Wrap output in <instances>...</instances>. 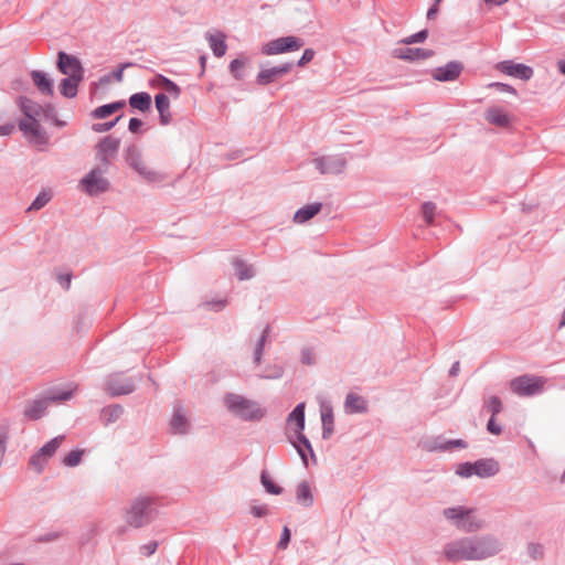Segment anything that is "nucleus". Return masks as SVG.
<instances>
[{
    "label": "nucleus",
    "mask_w": 565,
    "mask_h": 565,
    "mask_svg": "<svg viewBox=\"0 0 565 565\" xmlns=\"http://www.w3.org/2000/svg\"><path fill=\"white\" fill-rule=\"evenodd\" d=\"M19 129L30 139V141L40 145L45 146L50 141L49 134L46 130L42 127L40 121H26V120H20L19 121Z\"/></svg>",
    "instance_id": "nucleus-16"
},
{
    "label": "nucleus",
    "mask_w": 565,
    "mask_h": 565,
    "mask_svg": "<svg viewBox=\"0 0 565 565\" xmlns=\"http://www.w3.org/2000/svg\"><path fill=\"white\" fill-rule=\"evenodd\" d=\"M294 443L296 446H299L300 444L302 448L309 452V456L312 459L313 463L317 462V457L313 451L312 445L310 440L307 438V436L303 434V431H297V434H295Z\"/></svg>",
    "instance_id": "nucleus-40"
},
{
    "label": "nucleus",
    "mask_w": 565,
    "mask_h": 565,
    "mask_svg": "<svg viewBox=\"0 0 565 565\" xmlns=\"http://www.w3.org/2000/svg\"><path fill=\"white\" fill-rule=\"evenodd\" d=\"M157 499L150 495L135 498L126 511V522L129 526L140 529L149 525L156 518Z\"/></svg>",
    "instance_id": "nucleus-1"
},
{
    "label": "nucleus",
    "mask_w": 565,
    "mask_h": 565,
    "mask_svg": "<svg viewBox=\"0 0 565 565\" xmlns=\"http://www.w3.org/2000/svg\"><path fill=\"white\" fill-rule=\"evenodd\" d=\"M55 279L63 290L68 291L71 288L73 274L72 273L57 274Z\"/></svg>",
    "instance_id": "nucleus-52"
},
{
    "label": "nucleus",
    "mask_w": 565,
    "mask_h": 565,
    "mask_svg": "<svg viewBox=\"0 0 565 565\" xmlns=\"http://www.w3.org/2000/svg\"><path fill=\"white\" fill-rule=\"evenodd\" d=\"M163 89L169 93L173 98H179L181 95V88L180 86L174 83L172 79H169L167 85L163 87Z\"/></svg>",
    "instance_id": "nucleus-62"
},
{
    "label": "nucleus",
    "mask_w": 565,
    "mask_h": 565,
    "mask_svg": "<svg viewBox=\"0 0 565 565\" xmlns=\"http://www.w3.org/2000/svg\"><path fill=\"white\" fill-rule=\"evenodd\" d=\"M64 435H58L54 438H52L50 441L44 444L38 451L41 456L45 457L46 459H50L54 456L57 448L61 446L62 441L64 440Z\"/></svg>",
    "instance_id": "nucleus-37"
},
{
    "label": "nucleus",
    "mask_w": 565,
    "mask_h": 565,
    "mask_svg": "<svg viewBox=\"0 0 565 565\" xmlns=\"http://www.w3.org/2000/svg\"><path fill=\"white\" fill-rule=\"evenodd\" d=\"M488 87L495 88L501 93H509L512 95L518 94L516 89L513 86L505 84V83L494 82V83L489 84Z\"/></svg>",
    "instance_id": "nucleus-58"
},
{
    "label": "nucleus",
    "mask_w": 565,
    "mask_h": 565,
    "mask_svg": "<svg viewBox=\"0 0 565 565\" xmlns=\"http://www.w3.org/2000/svg\"><path fill=\"white\" fill-rule=\"evenodd\" d=\"M472 513H475V509H469L463 505L446 508L443 511V515L447 520L452 521L457 529H459L460 523H463L465 516Z\"/></svg>",
    "instance_id": "nucleus-30"
},
{
    "label": "nucleus",
    "mask_w": 565,
    "mask_h": 565,
    "mask_svg": "<svg viewBox=\"0 0 565 565\" xmlns=\"http://www.w3.org/2000/svg\"><path fill=\"white\" fill-rule=\"evenodd\" d=\"M205 39L209 41V45L216 57H222L225 55L227 50L226 36L222 32H217L216 34L206 33Z\"/></svg>",
    "instance_id": "nucleus-31"
},
{
    "label": "nucleus",
    "mask_w": 565,
    "mask_h": 565,
    "mask_svg": "<svg viewBox=\"0 0 565 565\" xmlns=\"http://www.w3.org/2000/svg\"><path fill=\"white\" fill-rule=\"evenodd\" d=\"M56 67L61 74L66 76H71L74 74H79L84 76L85 74V70L79 58L64 51H60L57 53Z\"/></svg>",
    "instance_id": "nucleus-15"
},
{
    "label": "nucleus",
    "mask_w": 565,
    "mask_h": 565,
    "mask_svg": "<svg viewBox=\"0 0 565 565\" xmlns=\"http://www.w3.org/2000/svg\"><path fill=\"white\" fill-rule=\"evenodd\" d=\"M502 408V402L498 396H491L482 406V409L489 412L491 417H495Z\"/></svg>",
    "instance_id": "nucleus-42"
},
{
    "label": "nucleus",
    "mask_w": 565,
    "mask_h": 565,
    "mask_svg": "<svg viewBox=\"0 0 565 565\" xmlns=\"http://www.w3.org/2000/svg\"><path fill=\"white\" fill-rule=\"evenodd\" d=\"M105 168L98 166L93 168L84 178L79 181V186L89 196H97L105 193L110 188V182L103 177L106 172Z\"/></svg>",
    "instance_id": "nucleus-7"
},
{
    "label": "nucleus",
    "mask_w": 565,
    "mask_h": 565,
    "mask_svg": "<svg viewBox=\"0 0 565 565\" xmlns=\"http://www.w3.org/2000/svg\"><path fill=\"white\" fill-rule=\"evenodd\" d=\"M483 522L479 519H477L473 513L468 514L463 519V523L459 524V530L466 532V533H472L480 529H482Z\"/></svg>",
    "instance_id": "nucleus-39"
},
{
    "label": "nucleus",
    "mask_w": 565,
    "mask_h": 565,
    "mask_svg": "<svg viewBox=\"0 0 565 565\" xmlns=\"http://www.w3.org/2000/svg\"><path fill=\"white\" fill-rule=\"evenodd\" d=\"M306 404L299 403L295 406V408L289 413L287 417V424H295V434L297 431H303L306 425V415H305Z\"/></svg>",
    "instance_id": "nucleus-33"
},
{
    "label": "nucleus",
    "mask_w": 565,
    "mask_h": 565,
    "mask_svg": "<svg viewBox=\"0 0 565 565\" xmlns=\"http://www.w3.org/2000/svg\"><path fill=\"white\" fill-rule=\"evenodd\" d=\"M473 561H481L499 554L502 542L493 534L469 536Z\"/></svg>",
    "instance_id": "nucleus-6"
},
{
    "label": "nucleus",
    "mask_w": 565,
    "mask_h": 565,
    "mask_svg": "<svg viewBox=\"0 0 565 565\" xmlns=\"http://www.w3.org/2000/svg\"><path fill=\"white\" fill-rule=\"evenodd\" d=\"M52 199V195L51 193L46 192V191H42L40 192L35 199L32 201V203L30 204V206L28 207V211H39L41 210L42 207H44Z\"/></svg>",
    "instance_id": "nucleus-43"
},
{
    "label": "nucleus",
    "mask_w": 565,
    "mask_h": 565,
    "mask_svg": "<svg viewBox=\"0 0 565 565\" xmlns=\"http://www.w3.org/2000/svg\"><path fill=\"white\" fill-rule=\"evenodd\" d=\"M248 62L249 60L247 57H239L231 61L228 70L233 78H235L236 81H242L244 78V68L246 67Z\"/></svg>",
    "instance_id": "nucleus-36"
},
{
    "label": "nucleus",
    "mask_w": 565,
    "mask_h": 565,
    "mask_svg": "<svg viewBox=\"0 0 565 565\" xmlns=\"http://www.w3.org/2000/svg\"><path fill=\"white\" fill-rule=\"evenodd\" d=\"M143 126V121L137 117L130 118L128 122V130L131 134H139L141 131V127Z\"/></svg>",
    "instance_id": "nucleus-64"
},
{
    "label": "nucleus",
    "mask_w": 565,
    "mask_h": 565,
    "mask_svg": "<svg viewBox=\"0 0 565 565\" xmlns=\"http://www.w3.org/2000/svg\"><path fill=\"white\" fill-rule=\"evenodd\" d=\"M290 539H291V532H290V529L288 526H284L282 529V532L280 534V539H279V542L277 544V547L279 550H285L287 548L289 542H290Z\"/></svg>",
    "instance_id": "nucleus-57"
},
{
    "label": "nucleus",
    "mask_w": 565,
    "mask_h": 565,
    "mask_svg": "<svg viewBox=\"0 0 565 565\" xmlns=\"http://www.w3.org/2000/svg\"><path fill=\"white\" fill-rule=\"evenodd\" d=\"M83 455L84 450L82 449L72 450L63 458L62 462L66 467H76L77 465H79Z\"/></svg>",
    "instance_id": "nucleus-46"
},
{
    "label": "nucleus",
    "mask_w": 565,
    "mask_h": 565,
    "mask_svg": "<svg viewBox=\"0 0 565 565\" xmlns=\"http://www.w3.org/2000/svg\"><path fill=\"white\" fill-rule=\"evenodd\" d=\"M305 45V41L301 38L295 35H287L274 39L262 47L264 55H278L290 53L300 50Z\"/></svg>",
    "instance_id": "nucleus-9"
},
{
    "label": "nucleus",
    "mask_w": 565,
    "mask_h": 565,
    "mask_svg": "<svg viewBox=\"0 0 565 565\" xmlns=\"http://www.w3.org/2000/svg\"><path fill=\"white\" fill-rule=\"evenodd\" d=\"M125 161L134 169L145 181L150 184H159L164 181L166 175L159 171L149 169L142 160V154L138 146L129 145L125 150Z\"/></svg>",
    "instance_id": "nucleus-4"
},
{
    "label": "nucleus",
    "mask_w": 565,
    "mask_h": 565,
    "mask_svg": "<svg viewBox=\"0 0 565 565\" xmlns=\"http://www.w3.org/2000/svg\"><path fill=\"white\" fill-rule=\"evenodd\" d=\"M300 361L305 365H313L316 363V359L309 348H303L301 350Z\"/></svg>",
    "instance_id": "nucleus-60"
},
{
    "label": "nucleus",
    "mask_w": 565,
    "mask_h": 565,
    "mask_svg": "<svg viewBox=\"0 0 565 565\" xmlns=\"http://www.w3.org/2000/svg\"><path fill=\"white\" fill-rule=\"evenodd\" d=\"M136 390L135 381L122 374H113L109 376L106 391L111 396L128 395Z\"/></svg>",
    "instance_id": "nucleus-14"
},
{
    "label": "nucleus",
    "mask_w": 565,
    "mask_h": 565,
    "mask_svg": "<svg viewBox=\"0 0 565 565\" xmlns=\"http://www.w3.org/2000/svg\"><path fill=\"white\" fill-rule=\"evenodd\" d=\"M83 79L84 76L79 74H74L62 78L58 86L61 95L66 98L76 97L78 92V85Z\"/></svg>",
    "instance_id": "nucleus-24"
},
{
    "label": "nucleus",
    "mask_w": 565,
    "mask_h": 565,
    "mask_svg": "<svg viewBox=\"0 0 565 565\" xmlns=\"http://www.w3.org/2000/svg\"><path fill=\"white\" fill-rule=\"evenodd\" d=\"M527 553L531 556V558L537 561L543 558L544 556V548L543 545L540 543H529L527 544Z\"/></svg>",
    "instance_id": "nucleus-50"
},
{
    "label": "nucleus",
    "mask_w": 565,
    "mask_h": 565,
    "mask_svg": "<svg viewBox=\"0 0 565 565\" xmlns=\"http://www.w3.org/2000/svg\"><path fill=\"white\" fill-rule=\"evenodd\" d=\"M128 104L131 109L148 113L151 109V95L147 92H139L130 95Z\"/></svg>",
    "instance_id": "nucleus-28"
},
{
    "label": "nucleus",
    "mask_w": 565,
    "mask_h": 565,
    "mask_svg": "<svg viewBox=\"0 0 565 565\" xmlns=\"http://www.w3.org/2000/svg\"><path fill=\"white\" fill-rule=\"evenodd\" d=\"M158 545L157 541H150L139 547L140 554L143 556H151L156 553Z\"/></svg>",
    "instance_id": "nucleus-59"
},
{
    "label": "nucleus",
    "mask_w": 565,
    "mask_h": 565,
    "mask_svg": "<svg viewBox=\"0 0 565 565\" xmlns=\"http://www.w3.org/2000/svg\"><path fill=\"white\" fill-rule=\"evenodd\" d=\"M447 441L448 439H445L444 436H436L426 445V449L428 451H448Z\"/></svg>",
    "instance_id": "nucleus-44"
},
{
    "label": "nucleus",
    "mask_w": 565,
    "mask_h": 565,
    "mask_svg": "<svg viewBox=\"0 0 565 565\" xmlns=\"http://www.w3.org/2000/svg\"><path fill=\"white\" fill-rule=\"evenodd\" d=\"M132 66H136L135 63L132 62H126V63H121L119 64V66L114 70L113 72V77L117 81V82H121L122 81V77H124V71L128 67H132Z\"/></svg>",
    "instance_id": "nucleus-61"
},
{
    "label": "nucleus",
    "mask_w": 565,
    "mask_h": 565,
    "mask_svg": "<svg viewBox=\"0 0 565 565\" xmlns=\"http://www.w3.org/2000/svg\"><path fill=\"white\" fill-rule=\"evenodd\" d=\"M269 334V326H266L254 350V362L259 364L263 358L264 345Z\"/></svg>",
    "instance_id": "nucleus-41"
},
{
    "label": "nucleus",
    "mask_w": 565,
    "mask_h": 565,
    "mask_svg": "<svg viewBox=\"0 0 565 565\" xmlns=\"http://www.w3.org/2000/svg\"><path fill=\"white\" fill-rule=\"evenodd\" d=\"M294 66V62H286L278 66L260 70L256 76V84L260 86H267L274 83L277 78L289 73Z\"/></svg>",
    "instance_id": "nucleus-18"
},
{
    "label": "nucleus",
    "mask_w": 565,
    "mask_h": 565,
    "mask_svg": "<svg viewBox=\"0 0 565 565\" xmlns=\"http://www.w3.org/2000/svg\"><path fill=\"white\" fill-rule=\"evenodd\" d=\"M122 116L124 115L121 114V115H118L115 119H113L110 121L100 122V124H93L92 130L95 131V132H106V131H109V130H111L117 125V122L122 118Z\"/></svg>",
    "instance_id": "nucleus-48"
},
{
    "label": "nucleus",
    "mask_w": 565,
    "mask_h": 565,
    "mask_svg": "<svg viewBox=\"0 0 565 565\" xmlns=\"http://www.w3.org/2000/svg\"><path fill=\"white\" fill-rule=\"evenodd\" d=\"M233 266L239 280H248L255 275L254 268L247 265L243 259L235 258Z\"/></svg>",
    "instance_id": "nucleus-38"
},
{
    "label": "nucleus",
    "mask_w": 565,
    "mask_h": 565,
    "mask_svg": "<svg viewBox=\"0 0 565 565\" xmlns=\"http://www.w3.org/2000/svg\"><path fill=\"white\" fill-rule=\"evenodd\" d=\"M495 70L521 81H529L533 77L534 74V71L531 66L523 63H515L512 60H505L497 63Z\"/></svg>",
    "instance_id": "nucleus-13"
},
{
    "label": "nucleus",
    "mask_w": 565,
    "mask_h": 565,
    "mask_svg": "<svg viewBox=\"0 0 565 565\" xmlns=\"http://www.w3.org/2000/svg\"><path fill=\"white\" fill-rule=\"evenodd\" d=\"M322 438L329 439L334 433V416L330 404H321Z\"/></svg>",
    "instance_id": "nucleus-27"
},
{
    "label": "nucleus",
    "mask_w": 565,
    "mask_h": 565,
    "mask_svg": "<svg viewBox=\"0 0 565 565\" xmlns=\"http://www.w3.org/2000/svg\"><path fill=\"white\" fill-rule=\"evenodd\" d=\"M312 162L321 174H340L345 170L348 159L344 153H339L318 157Z\"/></svg>",
    "instance_id": "nucleus-11"
},
{
    "label": "nucleus",
    "mask_w": 565,
    "mask_h": 565,
    "mask_svg": "<svg viewBox=\"0 0 565 565\" xmlns=\"http://www.w3.org/2000/svg\"><path fill=\"white\" fill-rule=\"evenodd\" d=\"M435 211H436V204L433 202H424L422 204V214L425 220V222L428 225L434 224V217H435Z\"/></svg>",
    "instance_id": "nucleus-47"
},
{
    "label": "nucleus",
    "mask_w": 565,
    "mask_h": 565,
    "mask_svg": "<svg viewBox=\"0 0 565 565\" xmlns=\"http://www.w3.org/2000/svg\"><path fill=\"white\" fill-rule=\"evenodd\" d=\"M500 471L499 461L494 458H482L473 462L466 461L461 462L456 468V475L461 478H470L477 476L486 479L498 475Z\"/></svg>",
    "instance_id": "nucleus-5"
},
{
    "label": "nucleus",
    "mask_w": 565,
    "mask_h": 565,
    "mask_svg": "<svg viewBox=\"0 0 565 565\" xmlns=\"http://www.w3.org/2000/svg\"><path fill=\"white\" fill-rule=\"evenodd\" d=\"M42 109L43 110H42L41 117H43L44 119L53 120L57 116L56 108L51 103H46V104L42 105Z\"/></svg>",
    "instance_id": "nucleus-54"
},
{
    "label": "nucleus",
    "mask_w": 565,
    "mask_h": 565,
    "mask_svg": "<svg viewBox=\"0 0 565 565\" xmlns=\"http://www.w3.org/2000/svg\"><path fill=\"white\" fill-rule=\"evenodd\" d=\"M224 404L234 416L244 422H260L266 415V409L257 402L235 393H226Z\"/></svg>",
    "instance_id": "nucleus-2"
},
{
    "label": "nucleus",
    "mask_w": 565,
    "mask_h": 565,
    "mask_svg": "<svg viewBox=\"0 0 565 565\" xmlns=\"http://www.w3.org/2000/svg\"><path fill=\"white\" fill-rule=\"evenodd\" d=\"M124 414V407L120 404L105 406L100 413V419L105 426L117 422Z\"/></svg>",
    "instance_id": "nucleus-34"
},
{
    "label": "nucleus",
    "mask_w": 565,
    "mask_h": 565,
    "mask_svg": "<svg viewBox=\"0 0 565 565\" xmlns=\"http://www.w3.org/2000/svg\"><path fill=\"white\" fill-rule=\"evenodd\" d=\"M428 36V30L423 29L408 38L404 39L402 42L405 44H413V43H422L424 42Z\"/></svg>",
    "instance_id": "nucleus-51"
},
{
    "label": "nucleus",
    "mask_w": 565,
    "mask_h": 565,
    "mask_svg": "<svg viewBox=\"0 0 565 565\" xmlns=\"http://www.w3.org/2000/svg\"><path fill=\"white\" fill-rule=\"evenodd\" d=\"M110 115H113V111L109 104L98 106L90 113V117L95 119H104L109 117Z\"/></svg>",
    "instance_id": "nucleus-49"
},
{
    "label": "nucleus",
    "mask_w": 565,
    "mask_h": 565,
    "mask_svg": "<svg viewBox=\"0 0 565 565\" xmlns=\"http://www.w3.org/2000/svg\"><path fill=\"white\" fill-rule=\"evenodd\" d=\"M170 431L177 435H185L189 433L190 423L182 412V407H175L170 420Z\"/></svg>",
    "instance_id": "nucleus-25"
},
{
    "label": "nucleus",
    "mask_w": 565,
    "mask_h": 565,
    "mask_svg": "<svg viewBox=\"0 0 565 565\" xmlns=\"http://www.w3.org/2000/svg\"><path fill=\"white\" fill-rule=\"evenodd\" d=\"M434 55L433 50L420 47H399L394 51V56L405 61H419L426 60Z\"/></svg>",
    "instance_id": "nucleus-20"
},
{
    "label": "nucleus",
    "mask_w": 565,
    "mask_h": 565,
    "mask_svg": "<svg viewBox=\"0 0 565 565\" xmlns=\"http://www.w3.org/2000/svg\"><path fill=\"white\" fill-rule=\"evenodd\" d=\"M316 55L313 49H306L301 55V57L297 61L296 65L298 67H303L306 64L310 63Z\"/></svg>",
    "instance_id": "nucleus-56"
},
{
    "label": "nucleus",
    "mask_w": 565,
    "mask_h": 565,
    "mask_svg": "<svg viewBox=\"0 0 565 565\" xmlns=\"http://www.w3.org/2000/svg\"><path fill=\"white\" fill-rule=\"evenodd\" d=\"M486 120L500 128H508L511 126L512 117L500 107H489L484 113Z\"/></svg>",
    "instance_id": "nucleus-21"
},
{
    "label": "nucleus",
    "mask_w": 565,
    "mask_h": 565,
    "mask_svg": "<svg viewBox=\"0 0 565 565\" xmlns=\"http://www.w3.org/2000/svg\"><path fill=\"white\" fill-rule=\"evenodd\" d=\"M465 66L460 61H450L447 64L436 67L431 72V76L438 82H454L462 73Z\"/></svg>",
    "instance_id": "nucleus-17"
},
{
    "label": "nucleus",
    "mask_w": 565,
    "mask_h": 565,
    "mask_svg": "<svg viewBox=\"0 0 565 565\" xmlns=\"http://www.w3.org/2000/svg\"><path fill=\"white\" fill-rule=\"evenodd\" d=\"M469 536L460 537L444 545V557L450 563L473 561Z\"/></svg>",
    "instance_id": "nucleus-10"
},
{
    "label": "nucleus",
    "mask_w": 565,
    "mask_h": 565,
    "mask_svg": "<svg viewBox=\"0 0 565 565\" xmlns=\"http://www.w3.org/2000/svg\"><path fill=\"white\" fill-rule=\"evenodd\" d=\"M344 408L349 414H363L367 412V402L355 393H349L345 397Z\"/></svg>",
    "instance_id": "nucleus-29"
},
{
    "label": "nucleus",
    "mask_w": 565,
    "mask_h": 565,
    "mask_svg": "<svg viewBox=\"0 0 565 565\" xmlns=\"http://www.w3.org/2000/svg\"><path fill=\"white\" fill-rule=\"evenodd\" d=\"M296 501L303 508H311L315 503L311 487L308 481H301L296 489Z\"/></svg>",
    "instance_id": "nucleus-32"
},
{
    "label": "nucleus",
    "mask_w": 565,
    "mask_h": 565,
    "mask_svg": "<svg viewBox=\"0 0 565 565\" xmlns=\"http://www.w3.org/2000/svg\"><path fill=\"white\" fill-rule=\"evenodd\" d=\"M47 460L45 457L41 456L39 451L33 454L29 459V466L33 468L38 473H42Z\"/></svg>",
    "instance_id": "nucleus-45"
},
{
    "label": "nucleus",
    "mask_w": 565,
    "mask_h": 565,
    "mask_svg": "<svg viewBox=\"0 0 565 565\" xmlns=\"http://www.w3.org/2000/svg\"><path fill=\"white\" fill-rule=\"evenodd\" d=\"M545 380L535 375H520L510 382L511 391L518 396H534L543 392Z\"/></svg>",
    "instance_id": "nucleus-8"
},
{
    "label": "nucleus",
    "mask_w": 565,
    "mask_h": 565,
    "mask_svg": "<svg viewBox=\"0 0 565 565\" xmlns=\"http://www.w3.org/2000/svg\"><path fill=\"white\" fill-rule=\"evenodd\" d=\"M156 108L159 113V122L162 126H168L172 121V114L170 111V100L167 94L159 93L154 96Z\"/></svg>",
    "instance_id": "nucleus-23"
},
{
    "label": "nucleus",
    "mask_w": 565,
    "mask_h": 565,
    "mask_svg": "<svg viewBox=\"0 0 565 565\" xmlns=\"http://www.w3.org/2000/svg\"><path fill=\"white\" fill-rule=\"evenodd\" d=\"M73 397L72 390H65L58 393H51L50 395H41L33 399H28L24 403L23 419L26 422H36L43 418L47 408L52 403L65 402Z\"/></svg>",
    "instance_id": "nucleus-3"
},
{
    "label": "nucleus",
    "mask_w": 565,
    "mask_h": 565,
    "mask_svg": "<svg viewBox=\"0 0 565 565\" xmlns=\"http://www.w3.org/2000/svg\"><path fill=\"white\" fill-rule=\"evenodd\" d=\"M169 77L162 74H156L153 78L149 79V86L163 88L169 82Z\"/></svg>",
    "instance_id": "nucleus-63"
},
{
    "label": "nucleus",
    "mask_w": 565,
    "mask_h": 565,
    "mask_svg": "<svg viewBox=\"0 0 565 565\" xmlns=\"http://www.w3.org/2000/svg\"><path fill=\"white\" fill-rule=\"evenodd\" d=\"M260 483L269 494L279 495L284 492V488L275 483L269 472L265 469L260 472Z\"/></svg>",
    "instance_id": "nucleus-35"
},
{
    "label": "nucleus",
    "mask_w": 565,
    "mask_h": 565,
    "mask_svg": "<svg viewBox=\"0 0 565 565\" xmlns=\"http://www.w3.org/2000/svg\"><path fill=\"white\" fill-rule=\"evenodd\" d=\"M9 427L1 426L0 427V459L3 458L7 450V443L9 440Z\"/></svg>",
    "instance_id": "nucleus-53"
},
{
    "label": "nucleus",
    "mask_w": 565,
    "mask_h": 565,
    "mask_svg": "<svg viewBox=\"0 0 565 565\" xmlns=\"http://www.w3.org/2000/svg\"><path fill=\"white\" fill-rule=\"evenodd\" d=\"M289 443L292 445V447L296 449L297 454L299 455L303 466L307 468L309 466L308 455L309 452L302 448V446L299 444V446H296L294 443V437H288Z\"/></svg>",
    "instance_id": "nucleus-55"
},
{
    "label": "nucleus",
    "mask_w": 565,
    "mask_h": 565,
    "mask_svg": "<svg viewBox=\"0 0 565 565\" xmlns=\"http://www.w3.org/2000/svg\"><path fill=\"white\" fill-rule=\"evenodd\" d=\"M30 76L32 78L34 86L42 95H54L53 81L49 77V75L45 72L34 70L30 73Z\"/></svg>",
    "instance_id": "nucleus-22"
},
{
    "label": "nucleus",
    "mask_w": 565,
    "mask_h": 565,
    "mask_svg": "<svg viewBox=\"0 0 565 565\" xmlns=\"http://www.w3.org/2000/svg\"><path fill=\"white\" fill-rule=\"evenodd\" d=\"M18 105L26 121H38L42 114V105L26 96L18 98Z\"/></svg>",
    "instance_id": "nucleus-19"
},
{
    "label": "nucleus",
    "mask_w": 565,
    "mask_h": 565,
    "mask_svg": "<svg viewBox=\"0 0 565 565\" xmlns=\"http://www.w3.org/2000/svg\"><path fill=\"white\" fill-rule=\"evenodd\" d=\"M322 207L323 205L321 202L307 204L296 211L292 220L297 224H303L313 218L317 214H319Z\"/></svg>",
    "instance_id": "nucleus-26"
},
{
    "label": "nucleus",
    "mask_w": 565,
    "mask_h": 565,
    "mask_svg": "<svg viewBox=\"0 0 565 565\" xmlns=\"http://www.w3.org/2000/svg\"><path fill=\"white\" fill-rule=\"evenodd\" d=\"M120 145V139L113 136L103 137L96 145V157L100 162V167L108 170L110 166V158L114 157Z\"/></svg>",
    "instance_id": "nucleus-12"
}]
</instances>
